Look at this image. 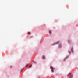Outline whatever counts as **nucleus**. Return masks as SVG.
I'll list each match as a JSON object with an SVG mask.
<instances>
[{
    "instance_id": "5",
    "label": "nucleus",
    "mask_w": 78,
    "mask_h": 78,
    "mask_svg": "<svg viewBox=\"0 0 78 78\" xmlns=\"http://www.w3.org/2000/svg\"><path fill=\"white\" fill-rule=\"evenodd\" d=\"M59 43V41H57L54 44H58Z\"/></svg>"
},
{
    "instance_id": "1",
    "label": "nucleus",
    "mask_w": 78,
    "mask_h": 78,
    "mask_svg": "<svg viewBox=\"0 0 78 78\" xmlns=\"http://www.w3.org/2000/svg\"><path fill=\"white\" fill-rule=\"evenodd\" d=\"M50 68L52 72H54V68H53L52 66H51Z\"/></svg>"
},
{
    "instance_id": "4",
    "label": "nucleus",
    "mask_w": 78,
    "mask_h": 78,
    "mask_svg": "<svg viewBox=\"0 0 78 78\" xmlns=\"http://www.w3.org/2000/svg\"><path fill=\"white\" fill-rule=\"evenodd\" d=\"M71 74H72V73H69V74L68 75V76H69V75H71Z\"/></svg>"
},
{
    "instance_id": "6",
    "label": "nucleus",
    "mask_w": 78,
    "mask_h": 78,
    "mask_svg": "<svg viewBox=\"0 0 78 78\" xmlns=\"http://www.w3.org/2000/svg\"><path fill=\"white\" fill-rule=\"evenodd\" d=\"M49 33L50 34H51V31L50 30L49 31Z\"/></svg>"
},
{
    "instance_id": "13",
    "label": "nucleus",
    "mask_w": 78,
    "mask_h": 78,
    "mask_svg": "<svg viewBox=\"0 0 78 78\" xmlns=\"http://www.w3.org/2000/svg\"><path fill=\"white\" fill-rule=\"evenodd\" d=\"M38 78H41V77H39Z\"/></svg>"
},
{
    "instance_id": "12",
    "label": "nucleus",
    "mask_w": 78,
    "mask_h": 78,
    "mask_svg": "<svg viewBox=\"0 0 78 78\" xmlns=\"http://www.w3.org/2000/svg\"><path fill=\"white\" fill-rule=\"evenodd\" d=\"M69 53H70V51H69Z\"/></svg>"
},
{
    "instance_id": "3",
    "label": "nucleus",
    "mask_w": 78,
    "mask_h": 78,
    "mask_svg": "<svg viewBox=\"0 0 78 78\" xmlns=\"http://www.w3.org/2000/svg\"><path fill=\"white\" fill-rule=\"evenodd\" d=\"M71 50H72V51L73 52V47L71 48Z\"/></svg>"
},
{
    "instance_id": "8",
    "label": "nucleus",
    "mask_w": 78,
    "mask_h": 78,
    "mask_svg": "<svg viewBox=\"0 0 78 78\" xmlns=\"http://www.w3.org/2000/svg\"><path fill=\"white\" fill-rule=\"evenodd\" d=\"M31 65H30L29 66V68H31Z\"/></svg>"
},
{
    "instance_id": "11",
    "label": "nucleus",
    "mask_w": 78,
    "mask_h": 78,
    "mask_svg": "<svg viewBox=\"0 0 78 78\" xmlns=\"http://www.w3.org/2000/svg\"><path fill=\"white\" fill-rule=\"evenodd\" d=\"M28 64L27 65H26V67H27V66H28Z\"/></svg>"
},
{
    "instance_id": "7",
    "label": "nucleus",
    "mask_w": 78,
    "mask_h": 78,
    "mask_svg": "<svg viewBox=\"0 0 78 78\" xmlns=\"http://www.w3.org/2000/svg\"><path fill=\"white\" fill-rule=\"evenodd\" d=\"M59 47H61V44H60L59 45Z\"/></svg>"
},
{
    "instance_id": "2",
    "label": "nucleus",
    "mask_w": 78,
    "mask_h": 78,
    "mask_svg": "<svg viewBox=\"0 0 78 78\" xmlns=\"http://www.w3.org/2000/svg\"><path fill=\"white\" fill-rule=\"evenodd\" d=\"M43 59H45V55H43Z\"/></svg>"
},
{
    "instance_id": "9",
    "label": "nucleus",
    "mask_w": 78,
    "mask_h": 78,
    "mask_svg": "<svg viewBox=\"0 0 78 78\" xmlns=\"http://www.w3.org/2000/svg\"><path fill=\"white\" fill-rule=\"evenodd\" d=\"M28 34H30V32H28Z\"/></svg>"
},
{
    "instance_id": "10",
    "label": "nucleus",
    "mask_w": 78,
    "mask_h": 78,
    "mask_svg": "<svg viewBox=\"0 0 78 78\" xmlns=\"http://www.w3.org/2000/svg\"><path fill=\"white\" fill-rule=\"evenodd\" d=\"M72 77H73V75L71 76V77L72 78Z\"/></svg>"
},
{
    "instance_id": "14",
    "label": "nucleus",
    "mask_w": 78,
    "mask_h": 78,
    "mask_svg": "<svg viewBox=\"0 0 78 78\" xmlns=\"http://www.w3.org/2000/svg\"><path fill=\"white\" fill-rule=\"evenodd\" d=\"M35 62V63H36V62Z\"/></svg>"
},
{
    "instance_id": "15",
    "label": "nucleus",
    "mask_w": 78,
    "mask_h": 78,
    "mask_svg": "<svg viewBox=\"0 0 78 78\" xmlns=\"http://www.w3.org/2000/svg\"><path fill=\"white\" fill-rule=\"evenodd\" d=\"M49 78H51V77H50Z\"/></svg>"
}]
</instances>
